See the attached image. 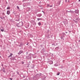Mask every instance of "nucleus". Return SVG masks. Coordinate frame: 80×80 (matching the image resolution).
<instances>
[{
    "instance_id": "f257e3e1",
    "label": "nucleus",
    "mask_w": 80,
    "mask_h": 80,
    "mask_svg": "<svg viewBox=\"0 0 80 80\" xmlns=\"http://www.w3.org/2000/svg\"><path fill=\"white\" fill-rule=\"evenodd\" d=\"M26 59H28L29 60H31L32 59V58L31 57L29 56H27L26 58Z\"/></svg>"
},
{
    "instance_id": "f03ea898",
    "label": "nucleus",
    "mask_w": 80,
    "mask_h": 80,
    "mask_svg": "<svg viewBox=\"0 0 80 80\" xmlns=\"http://www.w3.org/2000/svg\"><path fill=\"white\" fill-rule=\"evenodd\" d=\"M23 53V51H20L18 53L19 55H20L21 53Z\"/></svg>"
},
{
    "instance_id": "7ed1b4c3",
    "label": "nucleus",
    "mask_w": 80,
    "mask_h": 80,
    "mask_svg": "<svg viewBox=\"0 0 80 80\" xmlns=\"http://www.w3.org/2000/svg\"><path fill=\"white\" fill-rule=\"evenodd\" d=\"M42 15L41 14H38L37 15V17H40L41 16H42Z\"/></svg>"
},
{
    "instance_id": "20e7f679",
    "label": "nucleus",
    "mask_w": 80,
    "mask_h": 80,
    "mask_svg": "<svg viewBox=\"0 0 80 80\" xmlns=\"http://www.w3.org/2000/svg\"><path fill=\"white\" fill-rule=\"evenodd\" d=\"M10 11L9 10L7 12V14L8 15H10Z\"/></svg>"
},
{
    "instance_id": "39448f33",
    "label": "nucleus",
    "mask_w": 80,
    "mask_h": 80,
    "mask_svg": "<svg viewBox=\"0 0 80 80\" xmlns=\"http://www.w3.org/2000/svg\"><path fill=\"white\" fill-rule=\"evenodd\" d=\"M64 37H65V36L63 35V36L61 37V39L64 40V39L63 38Z\"/></svg>"
},
{
    "instance_id": "423d86ee",
    "label": "nucleus",
    "mask_w": 80,
    "mask_h": 80,
    "mask_svg": "<svg viewBox=\"0 0 80 80\" xmlns=\"http://www.w3.org/2000/svg\"><path fill=\"white\" fill-rule=\"evenodd\" d=\"M37 20L38 21H39V20H42V18H38Z\"/></svg>"
},
{
    "instance_id": "0eeeda50",
    "label": "nucleus",
    "mask_w": 80,
    "mask_h": 80,
    "mask_svg": "<svg viewBox=\"0 0 80 80\" xmlns=\"http://www.w3.org/2000/svg\"><path fill=\"white\" fill-rule=\"evenodd\" d=\"M2 28H3V27H1V31H2V32H3V31H4V30L3 29H2Z\"/></svg>"
},
{
    "instance_id": "6e6552de",
    "label": "nucleus",
    "mask_w": 80,
    "mask_h": 80,
    "mask_svg": "<svg viewBox=\"0 0 80 80\" xmlns=\"http://www.w3.org/2000/svg\"><path fill=\"white\" fill-rule=\"evenodd\" d=\"M75 13H78V10H76Z\"/></svg>"
},
{
    "instance_id": "1a4fd4ad",
    "label": "nucleus",
    "mask_w": 80,
    "mask_h": 80,
    "mask_svg": "<svg viewBox=\"0 0 80 80\" xmlns=\"http://www.w3.org/2000/svg\"><path fill=\"white\" fill-rule=\"evenodd\" d=\"M7 10H10V7H8L7 8Z\"/></svg>"
},
{
    "instance_id": "9d476101",
    "label": "nucleus",
    "mask_w": 80,
    "mask_h": 80,
    "mask_svg": "<svg viewBox=\"0 0 80 80\" xmlns=\"http://www.w3.org/2000/svg\"><path fill=\"white\" fill-rule=\"evenodd\" d=\"M12 55H13V54L11 53L10 55L8 57V58H9V57H12Z\"/></svg>"
},
{
    "instance_id": "9b49d317",
    "label": "nucleus",
    "mask_w": 80,
    "mask_h": 80,
    "mask_svg": "<svg viewBox=\"0 0 80 80\" xmlns=\"http://www.w3.org/2000/svg\"><path fill=\"white\" fill-rule=\"evenodd\" d=\"M58 5L60 4V1H58Z\"/></svg>"
},
{
    "instance_id": "f8f14e48",
    "label": "nucleus",
    "mask_w": 80,
    "mask_h": 80,
    "mask_svg": "<svg viewBox=\"0 0 80 80\" xmlns=\"http://www.w3.org/2000/svg\"><path fill=\"white\" fill-rule=\"evenodd\" d=\"M32 55V57H33V55L31 53H30L29 54V56H31V55Z\"/></svg>"
},
{
    "instance_id": "ddd939ff",
    "label": "nucleus",
    "mask_w": 80,
    "mask_h": 80,
    "mask_svg": "<svg viewBox=\"0 0 80 80\" xmlns=\"http://www.w3.org/2000/svg\"><path fill=\"white\" fill-rule=\"evenodd\" d=\"M54 66H56V67H58V64H54Z\"/></svg>"
},
{
    "instance_id": "4468645a",
    "label": "nucleus",
    "mask_w": 80,
    "mask_h": 80,
    "mask_svg": "<svg viewBox=\"0 0 80 80\" xmlns=\"http://www.w3.org/2000/svg\"><path fill=\"white\" fill-rule=\"evenodd\" d=\"M38 25H39V26H40V25H41V22H39L38 23Z\"/></svg>"
},
{
    "instance_id": "2eb2a0df",
    "label": "nucleus",
    "mask_w": 80,
    "mask_h": 80,
    "mask_svg": "<svg viewBox=\"0 0 80 80\" xmlns=\"http://www.w3.org/2000/svg\"><path fill=\"white\" fill-rule=\"evenodd\" d=\"M22 25H20V26H18V25H17V26L18 27H21V26H22V23H21Z\"/></svg>"
},
{
    "instance_id": "dca6fc26",
    "label": "nucleus",
    "mask_w": 80,
    "mask_h": 80,
    "mask_svg": "<svg viewBox=\"0 0 80 80\" xmlns=\"http://www.w3.org/2000/svg\"><path fill=\"white\" fill-rule=\"evenodd\" d=\"M69 2V0H66L65 2Z\"/></svg>"
},
{
    "instance_id": "f3484780",
    "label": "nucleus",
    "mask_w": 80,
    "mask_h": 80,
    "mask_svg": "<svg viewBox=\"0 0 80 80\" xmlns=\"http://www.w3.org/2000/svg\"><path fill=\"white\" fill-rule=\"evenodd\" d=\"M17 8H18V10L20 9V8H19V7L18 6H17Z\"/></svg>"
},
{
    "instance_id": "a211bd4d",
    "label": "nucleus",
    "mask_w": 80,
    "mask_h": 80,
    "mask_svg": "<svg viewBox=\"0 0 80 80\" xmlns=\"http://www.w3.org/2000/svg\"><path fill=\"white\" fill-rule=\"evenodd\" d=\"M60 75V72H58L57 73V75Z\"/></svg>"
},
{
    "instance_id": "6ab92c4d",
    "label": "nucleus",
    "mask_w": 80,
    "mask_h": 80,
    "mask_svg": "<svg viewBox=\"0 0 80 80\" xmlns=\"http://www.w3.org/2000/svg\"><path fill=\"white\" fill-rule=\"evenodd\" d=\"M76 20H80V18H78L77 19H76Z\"/></svg>"
},
{
    "instance_id": "aec40b11",
    "label": "nucleus",
    "mask_w": 80,
    "mask_h": 80,
    "mask_svg": "<svg viewBox=\"0 0 80 80\" xmlns=\"http://www.w3.org/2000/svg\"><path fill=\"white\" fill-rule=\"evenodd\" d=\"M52 45H54V46H55V44L53 43L52 44Z\"/></svg>"
},
{
    "instance_id": "412c9836",
    "label": "nucleus",
    "mask_w": 80,
    "mask_h": 80,
    "mask_svg": "<svg viewBox=\"0 0 80 80\" xmlns=\"http://www.w3.org/2000/svg\"><path fill=\"white\" fill-rule=\"evenodd\" d=\"M47 6H48V7H50V5L49 4H48Z\"/></svg>"
},
{
    "instance_id": "4be33fe9",
    "label": "nucleus",
    "mask_w": 80,
    "mask_h": 80,
    "mask_svg": "<svg viewBox=\"0 0 80 80\" xmlns=\"http://www.w3.org/2000/svg\"><path fill=\"white\" fill-rule=\"evenodd\" d=\"M51 62H52L51 64H53V61H51Z\"/></svg>"
},
{
    "instance_id": "5701e85b",
    "label": "nucleus",
    "mask_w": 80,
    "mask_h": 80,
    "mask_svg": "<svg viewBox=\"0 0 80 80\" xmlns=\"http://www.w3.org/2000/svg\"><path fill=\"white\" fill-rule=\"evenodd\" d=\"M17 73L18 74V75H19V73L18 72H17Z\"/></svg>"
},
{
    "instance_id": "b1692460",
    "label": "nucleus",
    "mask_w": 80,
    "mask_h": 80,
    "mask_svg": "<svg viewBox=\"0 0 80 80\" xmlns=\"http://www.w3.org/2000/svg\"><path fill=\"white\" fill-rule=\"evenodd\" d=\"M10 80H12V78H10Z\"/></svg>"
},
{
    "instance_id": "393cba45",
    "label": "nucleus",
    "mask_w": 80,
    "mask_h": 80,
    "mask_svg": "<svg viewBox=\"0 0 80 80\" xmlns=\"http://www.w3.org/2000/svg\"><path fill=\"white\" fill-rule=\"evenodd\" d=\"M70 12V13H72V12H73V11H71V12Z\"/></svg>"
},
{
    "instance_id": "a878e982",
    "label": "nucleus",
    "mask_w": 80,
    "mask_h": 80,
    "mask_svg": "<svg viewBox=\"0 0 80 80\" xmlns=\"http://www.w3.org/2000/svg\"><path fill=\"white\" fill-rule=\"evenodd\" d=\"M28 52H26V54H27V55H28Z\"/></svg>"
},
{
    "instance_id": "bb28decb",
    "label": "nucleus",
    "mask_w": 80,
    "mask_h": 80,
    "mask_svg": "<svg viewBox=\"0 0 80 80\" xmlns=\"http://www.w3.org/2000/svg\"><path fill=\"white\" fill-rule=\"evenodd\" d=\"M50 7H52V5L50 6Z\"/></svg>"
},
{
    "instance_id": "cd10ccee",
    "label": "nucleus",
    "mask_w": 80,
    "mask_h": 80,
    "mask_svg": "<svg viewBox=\"0 0 80 80\" xmlns=\"http://www.w3.org/2000/svg\"><path fill=\"white\" fill-rule=\"evenodd\" d=\"M63 33V35H65V34L64 33Z\"/></svg>"
},
{
    "instance_id": "c85d7f7f",
    "label": "nucleus",
    "mask_w": 80,
    "mask_h": 80,
    "mask_svg": "<svg viewBox=\"0 0 80 80\" xmlns=\"http://www.w3.org/2000/svg\"><path fill=\"white\" fill-rule=\"evenodd\" d=\"M3 72H4L5 73V71L3 70Z\"/></svg>"
},
{
    "instance_id": "c756f323",
    "label": "nucleus",
    "mask_w": 80,
    "mask_h": 80,
    "mask_svg": "<svg viewBox=\"0 0 80 80\" xmlns=\"http://www.w3.org/2000/svg\"><path fill=\"white\" fill-rule=\"evenodd\" d=\"M56 48H58H58H56Z\"/></svg>"
},
{
    "instance_id": "7c9ffc66",
    "label": "nucleus",
    "mask_w": 80,
    "mask_h": 80,
    "mask_svg": "<svg viewBox=\"0 0 80 80\" xmlns=\"http://www.w3.org/2000/svg\"><path fill=\"white\" fill-rule=\"evenodd\" d=\"M71 12V11H68V12Z\"/></svg>"
},
{
    "instance_id": "2f4dec72",
    "label": "nucleus",
    "mask_w": 80,
    "mask_h": 80,
    "mask_svg": "<svg viewBox=\"0 0 80 80\" xmlns=\"http://www.w3.org/2000/svg\"><path fill=\"white\" fill-rule=\"evenodd\" d=\"M42 12H43V13H44V12H43V11H42Z\"/></svg>"
},
{
    "instance_id": "473e14b6",
    "label": "nucleus",
    "mask_w": 80,
    "mask_h": 80,
    "mask_svg": "<svg viewBox=\"0 0 80 80\" xmlns=\"http://www.w3.org/2000/svg\"><path fill=\"white\" fill-rule=\"evenodd\" d=\"M78 42H80V40H79Z\"/></svg>"
},
{
    "instance_id": "72a5a7b5",
    "label": "nucleus",
    "mask_w": 80,
    "mask_h": 80,
    "mask_svg": "<svg viewBox=\"0 0 80 80\" xmlns=\"http://www.w3.org/2000/svg\"><path fill=\"white\" fill-rule=\"evenodd\" d=\"M4 14H4V13H3V15H4Z\"/></svg>"
},
{
    "instance_id": "f704fd0d",
    "label": "nucleus",
    "mask_w": 80,
    "mask_h": 80,
    "mask_svg": "<svg viewBox=\"0 0 80 80\" xmlns=\"http://www.w3.org/2000/svg\"><path fill=\"white\" fill-rule=\"evenodd\" d=\"M26 45H28V44H27Z\"/></svg>"
},
{
    "instance_id": "c9c22d12",
    "label": "nucleus",
    "mask_w": 80,
    "mask_h": 80,
    "mask_svg": "<svg viewBox=\"0 0 80 80\" xmlns=\"http://www.w3.org/2000/svg\"><path fill=\"white\" fill-rule=\"evenodd\" d=\"M66 33H68V32H66Z\"/></svg>"
},
{
    "instance_id": "e433bc0d",
    "label": "nucleus",
    "mask_w": 80,
    "mask_h": 80,
    "mask_svg": "<svg viewBox=\"0 0 80 80\" xmlns=\"http://www.w3.org/2000/svg\"><path fill=\"white\" fill-rule=\"evenodd\" d=\"M22 63H24V62H22Z\"/></svg>"
},
{
    "instance_id": "4c0bfd02",
    "label": "nucleus",
    "mask_w": 80,
    "mask_h": 80,
    "mask_svg": "<svg viewBox=\"0 0 80 80\" xmlns=\"http://www.w3.org/2000/svg\"><path fill=\"white\" fill-rule=\"evenodd\" d=\"M79 2H80V0H79Z\"/></svg>"
},
{
    "instance_id": "58836bf2",
    "label": "nucleus",
    "mask_w": 80,
    "mask_h": 80,
    "mask_svg": "<svg viewBox=\"0 0 80 80\" xmlns=\"http://www.w3.org/2000/svg\"><path fill=\"white\" fill-rule=\"evenodd\" d=\"M1 19H2V17H1Z\"/></svg>"
},
{
    "instance_id": "ea45409f",
    "label": "nucleus",
    "mask_w": 80,
    "mask_h": 80,
    "mask_svg": "<svg viewBox=\"0 0 80 80\" xmlns=\"http://www.w3.org/2000/svg\"><path fill=\"white\" fill-rule=\"evenodd\" d=\"M38 75V74H37V75Z\"/></svg>"
},
{
    "instance_id": "a19ab883",
    "label": "nucleus",
    "mask_w": 80,
    "mask_h": 80,
    "mask_svg": "<svg viewBox=\"0 0 80 80\" xmlns=\"http://www.w3.org/2000/svg\"><path fill=\"white\" fill-rule=\"evenodd\" d=\"M41 46H42V45H41Z\"/></svg>"
}]
</instances>
